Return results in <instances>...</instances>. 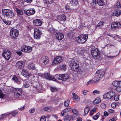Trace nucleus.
<instances>
[{
    "label": "nucleus",
    "instance_id": "nucleus-1",
    "mask_svg": "<svg viewBox=\"0 0 121 121\" xmlns=\"http://www.w3.org/2000/svg\"><path fill=\"white\" fill-rule=\"evenodd\" d=\"M3 15L8 19H13L15 15L13 12L9 9H4L2 10Z\"/></svg>",
    "mask_w": 121,
    "mask_h": 121
},
{
    "label": "nucleus",
    "instance_id": "nucleus-2",
    "mask_svg": "<svg viewBox=\"0 0 121 121\" xmlns=\"http://www.w3.org/2000/svg\"><path fill=\"white\" fill-rule=\"evenodd\" d=\"M69 65L72 70L74 71L77 72L79 69V65L74 59H72L70 62Z\"/></svg>",
    "mask_w": 121,
    "mask_h": 121
},
{
    "label": "nucleus",
    "instance_id": "nucleus-3",
    "mask_svg": "<svg viewBox=\"0 0 121 121\" xmlns=\"http://www.w3.org/2000/svg\"><path fill=\"white\" fill-rule=\"evenodd\" d=\"M104 72L100 70H98L96 72L94 78V82H97L104 76Z\"/></svg>",
    "mask_w": 121,
    "mask_h": 121
},
{
    "label": "nucleus",
    "instance_id": "nucleus-4",
    "mask_svg": "<svg viewBox=\"0 0 121 121\" xmlns=\"http://www.w3.org/2000/svg\"><path fill=\"white\" fill-rule=\"evenodd\" d=\"M88 37V35L87 34L84 35H80L77 38V41L79 43H84L86 41Z\"/></svg>",
    "mask_w": 121,
    "mask_h": 121
},
{
    "label": "nucleus",
    "instance_id": "nucleus-5",
    "mask_svg": "<svg viewBox=\"0 0 121 121\" xmlns=\"http://www.w3.org/2000/svg\"><path fill=\"white\" fill-rule=\"evenodd\" d=\"M19 35L18 30L14 29L12 28L10 32V35L12 39H16Z\"/></svg>",
    "mask_w": 121,
    "mask_h": 121
},
{
    "label": "nucleus",
    "instance_id": "nucleus-6",
    "mask_svg": "<svg viewBox=\"0 0 121 121\" xmlns=\"http://www.w3.org/2000/svg\"><path fill=\"white\" fill-rule=\"evenodd\" d=\"M14 97L16 98H18L22 93V90L21 88H14Z\"/></svg>",
    "mask_w": 121,
    "mask_h": 121
},
{
    "label": "nucleus",
    "instance_id": "nucleus-7",
    "mask_svg": "<svg viewBox=\"0 0 121 121\" xmlns=\"http://www.w3.org/2000/svg\"><path fill=\"white\" fill-rule=\"evenodd\" d=\"M56 78L57 79L61 80L63 81H66L68 78V76L67 74H56Z\"/></svg>",
    "mask_w": 121,
    "mask_h": 121
},
{
    "label": "nucleus",
    "instance_id": "nucleus-8",
    "mask_svg": "<svg viewBox=\"0 0 121 121\" xmlns=\"http://www.w3.org/2000/svg\"><path fill=\"white\" fill-rule=\"evenodd\" d=\"M48 62L49 60L48 57L45 56H42L39 61L40 63L43 65H46L48 63Z\"/></svg>",
    "mask_w": 121,
    "mask_h": 121
},
{
    "label": "nucleus",
    "instance_id": "nucleus-9",
    "mask_svg": "<svg viewBox=\"0 0 121 121\" xmlns=\"http://www.w3.org/2000/svg\"><path fill=\"white\" fill-rule=\"evenodd\" d=\"M115 93L114 92L110 91L104 94L103 98L105 99H109L114 96Z\"/></svg>",
    "mask_w": 121,
    "mask_h": 121
},
{
    "label": "nucleus",
    "instance_id": "nucleus-10",
    "mask_svg": "<svg viewBox=\"0 0 121 121\" xmlns=\"http://www.w3.org/2000/svg\"><path fill=\"white\" fill-rule=\"evenodd\" d=\"M111 27L112 30H114L121 27V25L119 22H114L111 25Z\"/></svg>",
    "mask_w": 121,
    "mask_h": 121
},
{
    "label": "nucleus",
    "instance_id": "nucleus-11",
    "mask_svg": "<svg viewBox=\"0 0 121 121\" xmlns=\"http://www.w3.org/2000/svg\"><path fill=\"white\" fill-rule=\"evenodd\" d=\"M91 54L93 57H98L100 54V52L98 49L95 48H93L91 50Z\"/></svg>",
    "mask_w": 121,
    "mask_h": 121
},
{
    "label": "nucleus",
    "instance_id": "nucleus-12",
    "mask_svg": "<svg viewBox=\"0 0 121 121\" xmlns=\"http://www.w3.org/2000/svg\"><path fill=\"white\" fill-rule=\"evenodd\" d=\"M42 33L38 29L35 28L34 30V37L35 39H38L40 38Z\"/></svg>",
    "mask_w": 121,
    "mask_h": 121
},
{
    "label": "nucleus",
    "instance_id": "nucleus-13",
    "mask_svg": "<svg viewBox=\"0 0 121 121\" xmlns=\"http://www.w3.org/2000/svg\"><path fill=\"white\" fill-rule=\"evenodd\" d=\"M35 10L33 8H30L28 9H25L24 12L28 16L33 15L35 13Z\"/></svg>",
    "mask_w": 121,
    "mask_h": 121
},
{
    "label": "nucleus",
    "instance_id": "nucleus-14",
    "mask_svg": "<svg viewBox=\"0 0 121 121\" xmlns=\"http://www.w3.org/2000/svg\"><path fill=\"white\" fill-rule=\"evenodd\" d=\"M3 56L6 60H8L11 56V52L9 51H5L3 54Z\"/></svg>",
    "mask_w": 121,
    "mask_h": 121
},
{
    "label": "nucleus",
    "instance_id": "nucleus-15",
    "mask_svg": "<svg viewBox=\"0 0 121 121\" xmlns=\"http://www.w3.org/2000/svg\"><path fill=\"white\" fill-rule=\"evenodd\" d=\"M44 77L47 79L49 80L56 81V80L49 73H45L44 74Z\"/></svg>",
    "mask_w": 121,
    "mask_h": 121
},
{
    "label": "nucleus",
    "instance_id": "nucleus-16",
    "mask_svg": "<svg viewBox=\"0 0 121 121\" xmlns=\"http://www.w3.org/2000/svg\"><path fill=\"white\" fill-rule=\"evenodd\" d=\"M121 14V11L118 9H116L112 13V15L118 17Z\"/></svg>",
    "mask_w": 121,
    "mask_h": 121
},
{
    "label": "nucleus",
    "instance_id": "nucleus-17",
    "mask_svg": "<svg viewBox=\"0 0 121 121\" xmlns=\"http://www.w3.org/2000/svg\"><path fill=\"white\" fill-rule=\"evenodd\" d=\"M62 60V57L60 56H57L53 61V63L56 64L60 63Z\"/></svg>",
    "mask_w": 121,
    "mask_h": 121
},
{
    "label": "nucleus",
    "instance_id": "nucleus-18",
    "mask_svg": "<svg viewBox=\"0 0 121 121\" xmlns=\"http://www.w3.org/2000/svg\"><path fill=\"white\" fill-rule=\"evenodd\" d=\"M56 39L59 40H61L64 37V35L62 33H56Z\"/></svg>",
    "mask_w": 121,
    "mask_h": 121
},
{
    "label": "nucleus",
    "instance_id": "nucleus-19",
    "mask_svg": "<svg viewBox=\"0 0 121 121\" xmlns=\"http://www.w3.org/2000/svg\"><path fill=\"white\" fill-rule=\"evenodd\" d=\"M57 19L61 21H64L66 20V17L64 14H62L57 16L56 17Z\"/></svg>",
    "mask_w": 121,
    "mask_h": 121
},
{
    "label": "nucleus",
    "instance_id": "nucleus-20",
    "mask_svg": "<svg viewBox=\"0 0 121 121\" xmlns=\"http://www.w3.org/2000/svg\"><path fill=\"white\" fill-rule=\"evenodd\" d=\"M33 23L36 26H40L42 24V22L40 19H36L33 21Z\"/></svg>",
    "mask_w": 121,
    "mask_h": 121
},
{
    "label": "nucleus",
    "instance_id": "nucleus-21",
    "mask_svg": "<svg viewBox=\"0 0 121 121\" xmlns=\"http://www.w3.org/2000/svg\"><path fill=\"white\" fill-rule=\"evenodd\" d=\"M73 100L75 102H78L80 100V98L74 93H72Z\"/></svg>",
    "mask_w": 121,
    "mask_h": 121
},
{
    "label": "nucleus",
    "instance_id": "nucleus-22",
    "mask_svg": "<svg viewBox=\"0 0 121 121\" xmlns=\"http://www.w3.org/2000/svg\"><path fill=\"white\" fill-rule=\"evenodd\" d=\"M23 62L22 61H19L17 62L16 64V66L17 67L20 69H21L23 67Z\"/></svg>",
    "mask_w": 121,
    "mask_h": 121
},
{
    "label": "nucleus",
    "instance_id": "nucleus-23",
    "mask_svg": "<svg viewBox=\"0 0 121 121\" xmlns=\"http://www.w3.org/2000/svg\"><path fill=\"white\" fill-rule=\"evenodd\" d=\"M29 69L31 70H33L35 68V66L34 64L31 63L29 64L28 65Z\"/></svg>",
    "mask_w": 121,
    "mask_h": 121
},
{
    "label": "nucleus",
    "instance_id": "nucleus-24",
    "mask_svg": "<svg viewBox=\"0 0 121 121\" xmlns=\"http://www.w3.org/2000/svg\"><path fill=\"white\" fill-rule=\"evenodd\" d=\"M101 100V99L100 98L97 97L94 100L93 102V104H99Z\"/></svg>",
    "mask_w": 121,
    "mask_h": 121
},
{
    "label": "nucleus",
    "instance_id": "nucleus-25",
    "mask_svg": "<svg viewBox=\"0 0 121 121\" xmlns=\"http://www.w3.org/2000/svg\"><path fill=\"white\" fill-rule=\"evenodd\" d=\"M12 79L15 82L18 84H19L20 83V81L18 79L16 76H14L13 78Z\"/></svg>",
    "mask_w": 121,
    "mask_h": 121
},
{
    "label": "nucleus",
    "instance_id": "nucleus-26",
    "mask_svg": "<svg viewBox=\"0 0 121 121\" xmlns=\"http://www.w3.org/2000/svg\"><path fill=\"white\" fill-rule=\"evenodd\" d=\"M22 74L25 77H27L29 74L28 72L26 70H23L22 73Z\"/></svg>",
    "mask_w": 121,
    "mask_h": 121
},
{
    "label": "nucleus",
    "instance_id": "nucleus-27",
    "mask_svg": "<svg viewBox=\"0 0 121 121\" xmlns=\"http://www.w3.org/2000/svg\"><path fill=\"white\" fill-rule=\"evenodd\" d=\"M26 52H31L32 50V48L31 47L26 46Z\"/></svg>",
    "mask_w": 121,
    "mask_h": 121
},
{
    "label": "nucleus",
    "instance_id": "nucleus-28",
    "mask_svg": "<svg viewBox=\"0 0 121 121\" xmlns=\"http://www.w3.org/2000/svg\"><path fill=\"white\" fill-rule=\"evenodd\" d=\"M45 4H51L54 1V0H45Z\"/></svg>",
    "mask_w": 121,
    "mask_h": 121
},
{
    "label": "nucleus",
    "instance_id": "nucleus-29",
    "mask_svg": "<svg viewBox=\"0 0 121 121\" xmlns=\"http://www.w3.org/2000/svg\"><path fill=\"white\" fill-rule=\"evenodd\" d=\"M97 3L99 6H102L104 4V2L103 0H97Z\"/></svg>",
    "mask_w": 121,
    "mask_h": 121
},
{
    "label": "nucleus",
    "instance_id": "nucleus-30",
    "mask_svg": "<svg viewBox=\"0 0 121 121\" xmlns=\"http://www.w3.org/2000/svg\"><path fill=\"white\" fill-rule=\"evenodd\" d=\"M15 11H16L18 15H22L23 14V12L22 10H19L17 8H16Z\"/></svg>",
    "mask_w": 121,
    "mask_h": 121
},
{
    "label": "nucleus",
    "instance_id": "nucleus-31",
    "mask_svg": "<svg viewBox=\"0 0 121 121\" xmlns=\"http://www.w3.org/2000/svg\"><path fill=\"white\" fill-rule=\"evenodd\" d=\"M90 108L89 106H87L85 107L84 109V112L85 114H87L90 110Z\"/></svg>",
    "mask_w": 121,
    "mask_h": 121
},
{
    "label": "nucleus",
    "instance_id": "nucleus-32",
    "mask_svg": "<svg viewBox=\"0 0 121 121\" xmlns=\"http://www.w3.org/2000/svg\"><path fill=\"white\" fill-rule=\"evenodd\" d=\"M71 117L69 116H67L64 117V121H69L71 119Z\"/></svg>",
    "mask_w": 121,
    "mask_h": 121
},
{
    "label": "nucleus",
    "instance_id": "nucleus-33",
    "mask_svg": "<svg viewBox=\"0 0 121 121\" xmlns=\"http://www.w3.org/2000/svg\"><path fill=\"white\" fill-rule=\"evenodd\" d=\"M112 84L113 86H115L118 87L120 86L119 82L118 81H114L113 82Z\"/></svg>",
    "mask_w": 121,
    "mask_h": 121
},
{
    "label": "nucleus",
    "instance_id": "nucleus-34",
    "mask_svg": "<svg viewBox=\"0 0 121 121\" xmlns=\"http://www.w3.org/2000/svg\"><path fill=\"white\" fill-rule=\"evenodd\" d=\"M69 101L68 100H65L64 102L65 106L66 107H68L69 104Z\"/></svg>",
    "mask_w": 121,
    "mask_h": 121
},
{
    "label": "nucleus",
    "instance_id": "nucleus-35",
    "mask_svg": "<svg viewBox=\"0 0 121 121\" xmlns=\"http://www.w3.org/2000/svg\"><path fill=\"white\" fill-rule=\"evenodd\" d=\"M30 86L29 83L28 82H27L24 84L23 87L24 88H28Z\"/></svg>",
    "mask_w": 121,
    "mask_h": 121
},
{
    "label": "nucleus",
    "instance_id": "nucleus-36",
    "mask_svg": "<svg viewBox=\"0 0 121 121\" xmlns=\"http://www.w3.org/2000/svg\"><path fill=\"white\" fill-rule=\"evenodd\" d=\"M26 46L23 45L22 46L21 48V51L23 52H26Z\"/></svg>",
    "mask_w": 121,
    "mask_h": 121
},
{
    "label": "nucleus",
    "instance_id": "nucleus-37",
    "mask_svg": "<svg viewBox=\"0 0 121 121\" xmlns=\"http://www.w3.org/2000/svg\"><path fill=\"white\" fill-rule=\"evenodd\" d=\"M104 24V22L103 21H101L96 26V27H99L103 25Z\"/></svg>",
    "mask_w": 121,
    "mask_h": 121
},
{
    "label": "nucleus",
    "instance_id": "nucleus-38",
    "mask_svg": "<svg viewBox=\"0 0 121 121\" xmlns=\"http://www.w3.org/2000/svg\"><path fill=\"white\" fill-rule=\"evenodd\" d=\"M100 114L99 113H97L96 115L94 116L93 117V119L95 120L97 119L99 117Z\"/></svg>",
    "mask_w": 121,
    "mask_h": 121
},
{
    "label": "nucleus",
    "instance_id": "nucleus-39",
    "mask_svg": "<svg viewBox=\"0 0 121 121\" xmlns=\"http://www.w3.org/2000/svg\"><path fill=\"white\" fill-rule=\"evenodd\" d=\"M117 6L118 8H121V0H119L117 2Z\"/></svg>",
    "mask_w": 121,
    "mask_h": 121
},
{
    "label": "nucleus",
    "instance_id": "nucleus-40",
    "mask_svg": "<svg viewBox=\"0 0 121 121\" xmlns=\"http://www.w3.org/2000/svg\"><path fill=\"white\" fill-rule=\"evenodd\" d=\"M50 88L51 91L52 92H56L57 91V89L55 87H50Z\"/></svg>",
    "mask_w": 121,
    "mask_h": 121
},
{
    "label": "nucleus",
    "instance_id": "nucleus-41",
    "mask_svg": "<svg viewBox=\"0 0 121 121\" xmlns=\"http://www.w3.org/2000/svg\"><path fill=\"white\" fill-rule=\"evenodd\" d=\"M71 2L74 5L77 4L78 3V0H71Z\"/></svg>",
    "mask_w": 121,
    "mask_h": 121
},
{
    "label": "nucleus",
    "instance_id": "nucleus-42",
    "mask_svg": "<svg viewBox=\"0 0 121 121\" xmlns=\"http://www.w3.org/2000/svg\"><path fill=\"white\" fill-rule=\"evenodd\" d=\"M18 113V112L16 111H12V112L10 113V114H12V115L13 116H15V115L17 114Z\"/></svg>",
    "mask_w": 121,
    "mask_h": 121
},
{
    "label": "nucleus",
    "instance_id": "nucleus-43",
    "mask_svg": "<svg viewBox=\"0 0 121 121\" xmlns=\"http://www.w3.org/2000/svg\"><path fill=\"white\" fill-rule=\"evenodd\" d=\"M61 69L65 71L66 69V65H62L61 67Z\"/></svg>",
    "mask_w": 121,
    "mask_h": 121
},
{
    "label": "nucleus",
    "instance_id": "nucleus-44",
    "mask_svg": "<svg viewBox=\"0 0 121 121\" xmlns=\"http://www.w3.org/2000/svg\"><path fill=\"white\" fill-rule=\"evenodd\" d=\"M116 91L119 92H121V87L118 86L117 87L116 89Z\"/></svg>",
    "mask_w": 121,
    "mask_h": 121
},
{
    "label": "nucleus",
    "instance_id": "nucleus-45",
    "mask_svg": "<svg viewBox=\"0 0 121 121\" xmlns=\"http://www.w3.org/2000/svg\"><path fill=\"white\" fill-rule=\"evenodd\" d=\"M111 106L113 108H115L116 106V104L115 103H113L111 104Z\"/></svg>",
    "mask_w": 121,
    "mask_h": 121
},
{
    "label": "nucleus",
    "instance_id": "nucleus-46",
    "mask_svg": "<svg viewBox=\"0 0 121 121\" xmlns=\"http://www.w3.org/2000/svg\"><path fill=\"white\" fill-rule=\"evenodd\" d=\"M46 120V117L45 116H43L41 117L40 119V121H45Z\"/></svg>",
    "mask_w": 121,
    "mask_h": 121
},
{
    "label": "nucleus",
    "instance_id": "nucleus-47",
    "mask_svg": "<svg viewBox=\"0 0 121 121\" xmlns=\"http://www.w3.org/2000/svg\"><path fill=\"white\" fill-rule=\"evenodd\" d=\"M99 91H97L96 90H95L93 91L92 94L93 95H95V93H96L97 94H99Z\"/></svg>",
    "mask_w": 121,
    "mask_h": 121
},
{
    "label": "nucleus",
    "instance_id": "nucleus-48",
    "mask_svg": "<svg viewBox=\"0 0 121 121\" xmlns=\"http://www.w3.org/2000/svg\"><path fill=\"white\" fill-rule=\"evenodd\" d=\"M97 0H93V1L92 2V3L93 5H95L97 3Z\"/></svg>",
    "mask_w": 121,
    "mask_h": 121
},
{
    "label": "nucleus",
    "instance_id": "nucleus-49",
    "mask_svg": "<svg viewBox=\"0 0 121 121\" xmlns=\"http://www.w3.org/2000/svg\"><path fill=\"white\" fill-rule=\"evenodd\" d=\"M108 112L109 113H112L114 112V110L112 109H109L108 111Z\"/></svg>",
    "mask_w": 121,
    "mask_h": 121
},
{
    "label": "nucleus",
    "instance_id": "nucleus-50",
    "mask_svg": "<svg viewBox=\"0 0 121 121\" xmlns=\"http://www.w3.org/2000/svg\"><path fill=\"white\" fill-rule=\"evenodd\" d=\"M4 94L2 93V91L0 90V98H3V97Z\"/></svg>",
    "mask_w": 121,
    "mask_h": 121
},
{
    "label": "nucleus",
    "instance_id": "nucleus-51",
    "mask_svg": "<svg viewBox=\"0 0 121 121\" xmlns=\"http://www.w3.org/2000/svg\"><path fill=\"white\" fill-rule=\"evenodd\" d=\"M117 117H114L111 119H110L109 121H116L117 119Z\"/></svg>",
    "mask_w": 121,
    "mask_h": 121
},
{
    "label": "nucleus",
    "instance_id": "nucleus-52",
    "mask_svg": "<svg viewBox=\"0 0 121 121\" xmlns=\"http://www.w3.org/2000/svg\"><path fill=\"white\" fill-rule=\"evenodd\" d=\"M33 0H24L25 2L28 3H31L32 1Z\"/></svg>",
    "mask_w": 121,
    "mask_h": 121
},
{
    "label": "nucleus",
    "instance_id": "nucleus-53",
    "mask_svg": "<svg viewBox=\"0 0 121 121\" xmlns=\"http://www.w3.org/2000/svg\"><path fill=\"white\" fill-rule=\"evenodd\" d=\"M100 106L101 108L103 109H104L106 107L105 104H101Z\"/></svg>",
    "mask_w": 121,
    "mask_h": 121
},
{
    "label": "nucleus",
    "instance_id": "nucleus-54",
    "mask_svg": "<svg viewBox=\"0 0 121 121\" xmlns=\"http://www.w3.org/2000/svg\"><path fill=\"white\" fill-rule=\"evenodd\" d=\"M7 115H6V114H2L0 116H2V117H1L2 119H3Z\"/></svg>",
    "mask_w": 121,
    "mask_h": 121
},
{
    "label": "nucleus",
    "instance_id": "nucleus-55",
    "mask_svg": "<svg viewBox=\"0 0 121 121\" xmlns=\"http://www.w3.org/2000/svg\"><path fill=\"white\" fill-rule=\"evenodd\" d=\"M33 86L36 89L38 90H39V88L38 86H37L36 85H35V84H33Z\"/></svg>",
    "mask_w": 121,
    "mask_h": 121
},
{
    "label": "nucleus",
    "instance_id": "nucleus-56",
    "mask_svg": "<svg viewBox=\"0 0 121 121\" xmlns=\"http://www.w3.org/2000/svg\"><path fill=\"white\" fill-rule=\"evenodd\" d=\"M72 111L73 113L74 114H76L77 112V111L75 109H73L72 110Z\"/></svg>",
    "mask_w": 121,
    "mask_h": 121
},
{
    "label": "nucleus",
    "instance_id": "nucleus-57",
    "mask_svg": "<svg viewBox=\"0 0 121 121\" xmlns=\"http://www.w3.org/2000/svg\"><path fill=\"white\" fill-rule=\"evenodd\" d=\"M65 8L67 10H69L70 9V8L69 6L68 5H66L65 7Z\"/></svg>",
    "mask_w": 121,
    "mask_h": 121
},
{
    "label": "nucleus",
    "instance_id": "nucleus-58",
    "mask_svg": "<svg viewBox=\"0 0 121 121\" xmlns=\"http://www.w3.org/2000/svg\"><path fill=\"white\" fill-rule=\"evenodd\" d=\"M16 53L17 54L19 55V56H21L22 54V52L21 51L16 52Z\"/></svg>",
    "mask_w": 121,
    "mask_h": 121
},
{
    "label": "nucleus",
    "instance_id": "nucleus-59",
    "mask_svg": "<svg viewBox=\"0 0 121 121\" xmlns=\"http://www.w3.org/2000/svg\"><path fill=\"white\" fill-rule=\"evenodd\" d=\"M108 115V113L106 112H104V115L105 116H107Z\"/></svg>",
    "mask_w": 121,
    "mask_h": 121
},
{
    "label": "nucleus",
    "instance_id": "nucleus-60",
    "mask_svg": "<svg viewBox=\"0 0 121 121\" xmlns=\"http://www.w3.org/2000/svg\"><path fill=\"white\" fill-rule=\"evenodd\" d=\"M30 112L31 113H32L34 112L35 111V109L34 108L31 109L30 110Z\"/></svg>",
    "mask_w": 121,
    "mask_h": 121
},
{
    "label": "nucleus",
    "instance_id": "nucleus-61",
    "mask_svg": "<svg viewBox=\"0 0 121 121\" xmlns=\"http://www.w3.org/2000/svg\"><path fill=\"white\" fill-rule=\"evenodd\" d=\"M117 97L118 96H115L114 97V100L115 101H116L119 100V98Z\"/></svg>",
    "mask_w": 121,
    "mask_h": 121
},
{
    "label": "nucleus",
    "instance_id": "nucleus-62",
    "mask_svg": "<svg viewBox=\"0 0 121 121\" xmlns=\"http://www.w3.org/2000/svg\"><path fill=\"white\" fill-rule=\"evenodd\" d=\"M91 82L92 83H93L94 82H93L92 80H91L87 82V85H88V84H90Z\"/></svg>",
    "mask_w": 121,
    "mask_h": 121
},
{
    "label": "nucleus",
    "instance_id": "nucleus-63",
    "mask_svg": "<svg viewBox=\"0 0 121 121\" xmlns=\"http://www.w3.org/2000/svg\"><path fill=\"white\" fill-rule=\"evenodd\" d=\"M48 109L49 108L47 107H45L43 108V110L46 111H48Z\"/></svg>",
    "mask_w": 121,
    "mask_h": 121
},
{
    "label": "nucleus",
    "instance_id": "nucleus-64",
    "mask_svg": "<svg viewBox=\"0 0 121 121\" xmlns=\"http://www.w3.org/2000/svg\"><path fill=\"white\" fill-rule=\"evenodd\" d=\"M68 112V111L67 110V108H66L64 109L63 111L62 112H64L65 113L66 112Z\"/></svg>",
    "mask_w": 121,
    "mask_h": 121
}]
</instances>
